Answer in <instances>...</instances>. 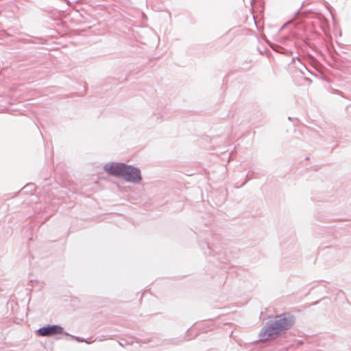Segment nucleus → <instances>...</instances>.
Wrapping results in <instances>:
<instances>
[{
	"instance_id": "nucleus-10",
	"label": "nucleus",
	"mask_w": 351,
	"mask_h": 351,
	"mask_svg": "<svg viewBox=\"0 0 351 351\" xmlns=\"http://www.w3.org/2000/svg\"><path fill=\"white\" fill-rule=\"evenodd\" d=\"M25 188H29L31 190L34 188V185L32 184H27Z\"/></svg>"
},
{
	"instance_id": "nucleus-4",
	"label": "nucleus",
	"mask_w": 351,
	"mask_h": 351,
	"mask_svg": "<svg viewBox=\"0 0 351 351\" xmlns=\"http://www.w3.org/2000/svg\"><path fill=\"white\" fill-rule=\"evenodd\" d=\"M45 191L47 193V201L53 200L56 198L58 200H64L66 196L68 195L66 189L58 184L51 189H45Z\"/></svg>"
},
{
	"instance_id": "nucleus-7",
	"label": "nucleus",
	"mask_w": 351,
	"mask_h": 351,
	"mask_svg": "<svg viewBox=\"0 0 351 351\" xmlns=\"http://www.w3.org/2000/svg\"><path fill=\"white\" fill-rule=\"evenodd\" d=\"M288 39H289L288 36H282V38H280L279 42L280 43L283 44Z\"/></svg>"
},
{
	"instance_id": "nucleus-9",
	"label": "nucleus",
	"mask_w": 351,
	"mask_h": 351,
	"mask_svg": "<svg viewBox=\"0 0 351 351\" xmlns=\"http://www.w3.org/2000/svg\"><path fill=\"white\" fill-rule=\"evenodd\" d=\"M300 14H304V13H301V12H300V10H298V11L295 13V14H294V17L295 18V17H297V16H298V15H300Z\"/></svg>"
},
{
	"instance_id": "nucleus-8",
	"label": "nucleus",
	"mask_w": 351,
	"mask_h": 351,
	"mask_svg": "<svg viewBox=\"0 0 351 351\" xmlns=\"http://www.w3.org/2000/svg\"><path fill=\"white\" fill-rule=\"evenodd\" d=\"M252 178L249 177V175L247 174L245 176V181L241 184V186L244 185L248 180H250Z\"/></svg>"
},
{
	"instance_id": "nucleus-6",
	"label": "nucleus",
	"mask_w": 351,
	"mask_h": 351,
	"mask_svg": "<svg viewBox=\"0 0 351 351\" xmlns=\"http://www.w3.org/2000/svg\"><path fill=\"white\" fill-rule=\"evenodd\" d=\"M119 343V345L123 347L125 346L129 345V344H132V343L129 342L126 339H121Z\"/></svg>"
},
{
	"instance_id": "nucleus-3",
	"label": "nucleus",
	"mask_w": 351,
	"mask_h": 351,
	"mask_svg": "<svg viewBox=\"0 0 351 351\" xmlns=\"http://www.w3.org/2000/svg\"><path fill=\"white\" fill-rule=\"evenodd\" d=\"M64 328L56 324H48L40 327L36 330L37 335L40 337H51L59 334L64 335Z\"/></svg>"
},
{
	"instance_id": "nucleus-11",
	"label": "nucleus",
	"mask_w": 351,
	"mask_h": 351,
	"mask_svg": "<svg viewBox=\"0 0 351 351\" xmlns=\"http://www.w3.org/2000/svg\"><path fill=\"white\" fill-rule=\"evenodd\" d=\"M289 23V22H287V23H285V24L282 27H280V29H279V32H280V31H281V30H282V29L285 27V25H286L287 23Z\"/></svg>"
},
{
	"instance_id": "nucleus-2",
	"label": "nucleus",
	"mask_w": 351,
	"mask_h": 351,
	"mask_svg": "<svg viewBox=\"0 0 351 351\" xmlns=\"http://www.w3.org/2000/svg\"><path fill=\"white\" fill-rule=\"evenodd\" d=\"M104 171L110 176L123 178L127 182L138 184L142 180L139 168L123 162H108L104 167Z\"/></svg>"
},
{
	"instance_id": "nucleus-13",
	"label": "nucleus",
	"mask_w": 351,
	"mask_h": 351,
	"mask_svg": "<svg viewBox=\"0 0 351 351\" xmlns=\"http://www.w3.org/2000/svg\"><path fill=\"white\" fill-rule=\"evenodd\" d=\"M206 245L207 246V248L209 250L210 249L209 245H208V244H206Z\"/></svg>"
},
{
	"instance_id": "nucleus-5",
	"label": "nucleus",
	"mask_w": 351,
	"mask_h": 351,
	"mask_svg": "<svg viewBox=\"0 0 351 351\" xmlns=\"http://www.w3.org/2000/svg\"><path fill=\"white\" fill-rule=\"evenodd\" d=\"M64 335L69 337V339H71V340H76V341H77L78 342H84V341H86V343H88V341H86L85 339H82V338H80V337H76V336H74V335H70V334L67 333L66 332H64Z\"/></svg>"
},
{
	"instance_id": "nucleus-12",
	"label": "nucleus",
	"mask_w": 351,
	"mask_h": 351,
	"mask_svg": "<svg viewBox=\"0 0 351 351\" xmlns=\"http://www.w3.org/2000/svg\"><path fill=\"white\" fill-rule=\"evenodd\" d=\"M289 52L288 50H286V52L282 51V53H285L286 54H288Z\"/></svg>"
},
{
	"instance_id": "nucleus-1",
	"label": "nucleus",
	"mask_w": 351,
	"mask_h": 351,
	"mask_svg": "<svg viewBox=\"0 0 351 351\" xmlns=\"http://www.w3.org/2000/svg\"><path fill=\"white\" fill-rule=\"evenodd\" d=\"M295 316L290 313H284L276 316L274 320L266 322L259 332L261 341L275 339L285 334L295 324Z\"/></svg>"
}]
</instances>
